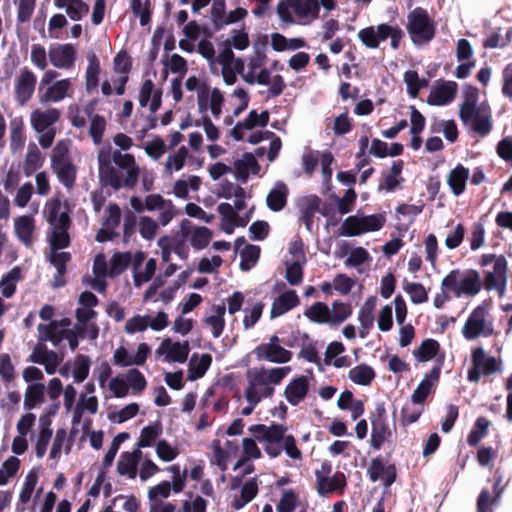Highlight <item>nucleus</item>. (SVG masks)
<instances>
[{"label":"nucleus","mask_w":512,"mask_h":512,"mask_svg":"<svg viewBox=\"0 0 512 512\" xmlns=\"http://www.w3.org/2000/svg\"><path fill=\"white\" fill-rule=\"evenodd\" d=\"M99 179L104 186L114 190L122 187L133 189L139 179L140 168L132 154L102 149L98 154Z\"/></svg>","instance_id":"obj_1"},{"label":"nucleus","mask_w":512,"mask_h":512,"mask_svg":"<svg viewBox=\"0 0 512 512\" xmlns=\"http://www.w3.org/2000/svg\"><path fill=\"white\" fill-rule=\"evenodd\" d=\"M290 371L289 367H277L266 369L248 370L246 379L248 385L245 389L244 396L248 402H260L262 398H270L274 394V385L282 382Z\"/></svg>","instance_id":"obj_2"},{"label":"nucleus","mask_w":512,"mask_h":512,"mask_svg":"<svg viewBox=\"0 0 512 512\" xmlns=\"http://www.w3.org/2000/svg\"><path fill=\"white\" fill-rule=\"evenodd\" d=\"M478 263L481 267L492 265L491 269L484 271L483 288L487 291L495 290L499 296H502L508 282V263L505 256L492 253L483 254Z\"/></svg>","instance_id":"obj_3"},{"label":"nucleus","mask_w":512,"mask_h":512,"mask_svg":"<svg viewBox=\"0 0 512 512\" xmlns=\"http://www.w3.org/2000/svg\"><path fill=\"white\" fill-rule=\"evenodd\" d=\"M407 32L415 45L429 43L436 34V23L423 7H416L407 15Z\"/></svg>","instance_id":"obj_4"},{"label":"nucleus","mask_w":512,"mask_h":512,"mask_svg":"<svg viewBox=\"0 0 512 512\" xmlns=\"http://www.w3.org/2000/svg\"><path fill=\"white\" fill-rule=\"evenodd\" d=\"M500 371V364L495 357L487 355L482 347L472 351V366L467 378L472 383H478L482 375L490 376Z\"/></svg>","instance_id":"obj_5"},{"label":"nucleus","mask_w":512,"mask_h":512,"mask_svg":"<svg viewBox=\"0 0 512 512\" xmlns=\"http://www.w3.org/2000/svg\"><path fill=\"white\" fill-rule=\"evenodd\" d=\"M486 315L487 307L485 304L477 306L471 312L462 329V334L466 339L473 340L480 335L490 336L492 334L493 328L491 325L486 326Z\"/></svg>","instance_id":"obj_6"},{"label":"nucleus","mask_w":512,"mask_h":512,"mask_svg":"<svg viewBox=\"0 0 512 512\" xmlns=\"http://www.w3.org/2000/svg\"><path fill=\"white\" fill-rule=\"evenodd\" d=\"M367 475L372 482H377L381 477L385 488L390 487L397 478V470L394 464L385 466L381 457L373 458L367 468Z\"/></svg>","instance_id":"obj_7"},{"label":"nucleus","mask_w":512,"mask_h":512,"mask_svg":"<svg viewBox=\"0 0 512 512\" xmlns=\"http://www.w3.org/2000/svg\"><path fill=\"white\" fill-rule=\"evenodd\" d=\"M36 82V75L24 67L15 81V99L20 105H25L31 99Z\"/></svg>","instance_id":"obj_8"},{"label":"nucleus","mask_w":512,"mask_h":512,"mask_svg":"<svg viewBox=\"0 0 512 512\" xmlns=\"http://www.w3.org/2000/svg\"><path fill=\"white\" fill-rule=\"evenodd\" d=\"M253 352L258 360L272 363H287L292 359V352L276 343H262Z\"/></svg>","instance_id":"obj_9"},{"label":"nucleus","mask_w":512,"mask_h":512,"mask_svg":"<svg viewBox=\"0 0 512 512\" xmlns=\"http://www.w3.org/2000/svg\"><path fill=\"white\" fill-rule=\"evenodd\" d=\"M189 343L172 342L171 339H164L156 350L158 355L166 354V360L169 362L185 363L189 355Z\"/></svg>","instance_id":"obj_10"},{"label":"nucleus","mask_w":512,"mask_h":512,"mask_svg":"<svg viewBox=\"0 0 512 512\" xmlns=\"http://www.w3.org/2000/svg\"><path fill=\"white\" fill-rule=\"evenodd\" d=\"M76 58V50L72 44H53L49 49V59L57 68H70Z\"/></svg>","instance_id":"obj_11"},{"label":"nucleus","mask_w":512,"mask_h":512,"mask_svg":"<svg viewBox=\"0 0 512 512\" xmlns=\"http://www.w3.org/2000/svg\"><path fill=\"white\" fill-rule=\"evenodd\" d=\"M457 83L454 81H442L430 92L427 102L434 106H443L454 100L457 94Z\"/></svg>","instance_id":"obj_12"},{"label":"nucleus","mask_w":512,"mask_h":512,"mask_svg":"<svg viewBox=\"0 0 512 512\" xmlns=\"http://www.w3.org/2000/svg\"><path fill=\"white\" fill-rule=\"evenodd\" d=\"M440 377V367H433L411 395L413 404H423Z\"/></svg>","instance_id":"obj_13"},{"label":"nucleus","mask_w":512,"mask_h":512,"mask_svg":"<svg viewBox=\"0 0 512 512\" xmlns=\"http://www.w3.org/2000/svg\"><path fill=\"white\" fill-rule=\"evenodd\" d=\"M309 391V381L306 376H299L292 379L286 386L284 396L293 406H297L307 396Z\"/></svg>","instance_id":"obj_14"},{"label":"nucleus","mask_w":512,"mask_h":512,"mask_svg":"<svg viewBox=\"0 0 512 512\" xmlns=\"http://www.w3.org/2000/svg\"><path fill=\"white\" fill-rule=\"evenodd\" d=\"M317 492L321 496H326L333 492L343 493L347 485L346 477L342 472H336L332 477H324L317 475Z\"/></svg>","instance_id":"obj_15"},{"label":"nucleus","mask_w":512,"mask_h":512,"mask_svg":"<svg viewBox=\"0 0 512 512\" xmlns=\"http://www.w3.org/2000/svg\"><path fill=\"white\" fill-rule=\"evenodd\" d=\"M387 29L385 23L379 24L377 27L369 26L359 30L357 36L361 43L370 49L379 47L380 42L387 39Z\"/></svg>","instance_id":"obj_16"},{"label":"nucleus","mask_w":512,"mask_h":512,"mask_svg":"<svg viewBox=\"0 0 512 512\" xmlns=\"http://www.w3.org/2000/svg\"><path fill=\"white\" fill-rule=\"evenodd\" d=\"M60 118V111L56 108H50L45 111L34 110L31 113V124L38 133L50 129L49 127L56 123Z\"/></svg>","instance_id":"obj_17"},{"label":"nucleus","mask_w":512,"mask_h":512,"mask_svg":"<svg viewBox=\"0 0 512 512\" xmlns=\"http://www.w3.org/2000/svg\"><path fill=\"white\" fill-rule=\"evenodd\" d=\"M376 306V297H368L364 304L361 306L358 314L360 322L359 336L366 338L374 325V309Z\"/></svg>","instance_id":"obj_18"},{"label":"nucleus","mask_w":512,"mask_h":512,"mask_svg":"<svg viewBox=\"0 0 512 512\" xmlns=\"http://www.w3.org/2000/svg\"><path fill=\"white\" fill-rule=\"evenodd\" d=\"M299 297L295 290H287L279 295L272 303L271 318L279 317L298 306Z\"/></svg>","instance_id":"obj_19"},{"label":"nucleus","mask_w":512,"mask_h":512,"mask_svg":"<svg viewBox=\"0 0 512 512\" xmlns=\"http://www.w3.org/2000/svg\"><path fill=\"white\" fill-rule=\"evenodd\" d=\"M35 230V220L31 215H22L15 219L14 231L17 238L26 246L33 244V233Z\"/></svg>","instance_id":"obj_20"},{"label":"nucleus","mask_w":512,"mask_h":512,"mask_svg":"<svg viewBox=\"0 0 512 512\" xmlns=\"http://www.w3.org/2000/svg\"><path fill=\"white\" fill-rule=\"evenodd\" d=\"M404 168L403 160L393 161L390 170L385 173L383 172V182L378 185V190H385L387 192H393L396 188L404 181L401 173Z\"/></svg>","instance_id":"obj_21"},{"label":"nucleus","mask_w":512,"mask_h":512,"mask_svg":"<svg viewBox=\"0 0 512 512\" xmlns=\"http://www.w3.org/2000/svg\"><path fill=\"white\" fill-rule=\"evenodd\" d=\"M141 455L142 453L138 449L133 452H123L117 463L118 474L134 479L137 475V464L141 459Z\"/></svg>","instance_id":"obj_22"},{"label":"nucleus","mask_w":512,"mask_h":512,"mask_svg":"<svg viewBox=\"0 0 512 512\" xmlns=\"http://www.w3.org/2000/svg\"><path fill=\"white\" fill-rule=\"evenodd\" d=\"M469 175V169L464 167L462 164H458L449 172L447 183L453 195L460 196L462 193H464Z\"/></svg>","instance_id":"obj_23"},{"label":"nucleus","mask_w":512,"mask_h":512,"mask_svg":"<svg viewBox=\"0 0 512 512\" xmlns=\"http://www.w3.org/2000/svg\"><path fill=\"white\" fill-rule=\"evenodd\" d=\"M483 287L480 274L477 270L469 269L459 281V296L464 294L474 296L478 294Z\"/></svg>","instance_id":"obj_24"},{"label":"nucleus","mask_w":512,"mask_h":512,"mask_svg":"<svg viewBox=\"0 0 512 512\" xmlns=\"http://www.w3.org/2000/svg\"><path fill=\"white\" fill-rule=\"evenodd\" d=\"M54 5L59 9H65L73 21H79L89 13V5L83 0H54Z\"/></svg>","instance_id":"obj_25"},{"label":"nucleus","mask_w":512,"mask_h":512,"mask_svg":"<svg viewBox=\"0 0 512 512\" xmlns=\"http://www.w3.org/2000/svg\"><path fill=\"white\" fill-rule=\"evenodd\" d=\"M212 356L208 353L202 354L200 358L194 353L188 364V380L195 381L202 378L212 364Z\"/></svg>","instance_id":"obj_26"},{"label":"nucleus","mask_w":512,"mask_h":512,"mask_svg":"<svg viewBox=\"0 0 512 512\" xmlns=\"http://www.w3.org/2000/svg\"><path fill=\"white\" fill-rule=\"evenodd\" d=\"M321 199L317 195L305 197L300 205V221L304 223L308 231L312 230L313 219L316 212L319 211Z\"/></svg>","instance_id":"obj_27"},{"label":"nucleus","mask_w":512,"mask_h":512,"mask_svg":"<svg viewBox=\"0 0 512 512\" xmlns=\"http://www.w3.org/2000/svg\"><path fill=\"white\" fill-rule=\"evenodd\" d=\"M45 162V156L40 152L35 143L28 145L23 163V172L27 177L32 176Z\"/></svg>","instance_id":"obj_28"},{"label":"nucleus","mask_w":512,"mask_h":512,"mask_svg":"<svg viewBox=\"0 0 512 512\" xmlns=\"http://www.w3.org/2000/svg\"><path fill=\"white\" fill-rule=\"evenodd\" d=\"M289 189L283 182H278L273 189L270 190L266 197V203L270 210L274 212L281 211L287 205V197Z\"/></svg>","instance_id":"obj_29"},{"label":"nucleus","mask_w":512,"mask_h":512,"mask_svg":"<svg viewBox=\"0 0 512 512\" xmlns=\"http://www.w3.org/2000/svg\"><path fill=\"white\" fill-rule=\"evenodd\" d=\"M61 203L55 200L49 207L48 222L53 227V230H69L71 226V219L68 212H60Z\"/></svg>","instance_id":"obj_30"},{"label":"nucleus","mask_w":512,"mask_h":512,"mask_svg":"<svg viewBox=\"0 0 512 512\" xmlns=\"http://www.w3.org/2000/svg\"><path fill=\"white\" fill-rule=\"evenodd\" d=\"M88 66L85 75V88L88 93L96 90L99 84V74L101 71L100 62L95 53H90L87 56Z\"/></svg>","instance_id":"obj_31"},{"label":"nucleus","mask_w":512,"mask_h":512,"mask_svg":"<svg viewBox=\"0 0 512 512\" xmlns=\"http://www.w3.org/2000/svg\"><path fill=\"white\" fill-rule=\"evenodd\" d=\"M70 88L71 82L69 79L58 80L47 88L41 97V102H59L68 95Z\"/></svg>","instance_id":"obj_32"},{"label":"nucleus","mask_w":512,"mask_h":512,"mask_svg":"<svg viewBox=\"0 0 512 512\" xmlns=\"http://www.w3.org/2000/svg\"><path fill=\"white\" fill-rule=\"evenodd\" d=\"M349 379L355 384L369 386L376 377L374 369L367 364H359L348 372Z\"/></svg>","instance_id":"obj_33"},{"label":"nucleus","mask_w":512,"mask_h":512,"mask_svg":"<svg viewBox=\"0 0 512 512\" xmlns=\"http://www.w3.org/2000/svg\"><path fill=\"white\" fill-rule=\"evenodd\" d=\"M292 4L295 14L300 18L317 19L319 17V0H294Z\"/></svg>","instance_id":"obj_34"},{"label":"nucleus","mask_w":512,"mask_h":512,"mask_svg":"<svg viewBox=\"0 0 512 512\" xmlns=\"http://www.w3.org/2000/svg\"><path fill=\"white\" fill-rule=\"evenodd\" d=\"M439 350V342L435 339L427 338L422 341L418 349L413 351V355L419 362H427L433 359Z\"/></svg>","instance_id":"obj_35"},{"label":"nucleus","mask_w":512,"mask_h":512,"mask_svg":"<svg viewBox=\"0 0 512 512\" xmlns=\"http://www.w3.org/2000/svg\"><path fill=\"white\" fill-rule=\"evenodd\" d=\"M490 425L491 422L486 417H478L467 436V443L471 447H476L480 443L482 438H484L488 434Z\"/></svg>","instance_id":"obj_36"},{"label":"nucleus","mask_w":512,"mask_h":512,"mask_svg":"<svg viewBox=\"0 0 512 512\" xmlns=\"http://www.w3.org/2000/svg\"><path fill=\"white\" fill-rule=\"evenodd\" d=\"M372 431L370 443L375 450H379L383 443L391 436L388 422H371Z\"/></svg>","instance_id":"obj_37"},{"label":"nucleus","mask_w":512,"mask_h":512,"mask_svg":"<svg viewBox=\"0 0 512 512\" xmlns=\"http://www.w3.org/2000/svg\"><path fill=\"white\" fill-rule=\"evenodd\" d=\"M52 170L66 188L71 189L74 186L77 170L72 161L52 167Z\"/></svg>","instance_id":"obj_38"},{"label":"nucleus","mask_w":512,"mask_h":512,"mask_svg":"<svg viewBox=\"0 0 512 512\" xmlns=\"http://www.w3.org/2000/svg\"><path fill=\"white\" fill-rule=\"evenodd\" d=\"M304 315L312 322L323 324L330 323L331 311L327 304L316 302L305 310Z\"/></svg>","instance_id":"obj_39"},{"label":"nucleus","mask_w":512,"mask_h":512,"mask_svg":"<svg viewBox=\"0 0 512 512\" xmlns=\"http://www.w3.org/2000/svg\"><path fill=\"white\" fill-rule=\"evenodd\" d=\"M21 278V270L19 267L12 268L0 280V290L5 298H10L16 291V283Z\"/></svg>","instance_id":"obj_40"},{"label":"nucleus","mask_w":512,"mask_h":512,"mask_svg":"<svg viewBox=\"0 0 512 512\" xmlns=\"http://www.w3.org/2000/svg\"><path fill=\"white\" fill-rule=\"evenodd\" d=\"M61 331L57 321L38 325L39 340L51 341L55 346L63 340Z\"/></svg>","instance_id":"obj_41"},{"label":"nucleus","mask_w":512,"mask_h":512,"mask_svg":"<svg viewBox=\"0 0 512 512\" xmlns=\"http://www.w3.org/2000/svg\"><path fill=\"white\" fill-rule=\"evenodd\" d=\"M45 386L41 383L29 385L25 392L24 408L31 410L44 401Z\"/></svg>","instance_id":"obj_42"},{"label":"nucleus","mask_w":512,"mask_h":512,"mask_svg":"<svg viewBox=\"0 0 512 512\" xmlns=\"http://www.w3.org/2000/svg\"><path fill=\"white\" fill-rule=\"evenodd\" d=\"M132 260L130 252H116L110 260L109 276L116 277L122 274L129 266Z\"/></svg>","instance_id":"obj_43"},{"label":"nucleus","mask_w":512,"mask_h":512,"mask_svg":"<svg viewBox=\"0 0 512 512\" xmlns=\"http://www.w3.org/2000/svg\"><path fill=\"white\" fill-rule=\"evenodd\" d=\"M163 428L161 423H155L145 426L140 433L137 443L139 448H146L153 445L155 440L162 434Z\"/></svg>","instance_id":"obj_44"},{"label":"nucleus","mask_w":512,"mask_h":512,"mask_svg":"<svg viewBox=\"0 0 512 512\" xmlns=\"http://www.w3.org/2000/svg\"><path fill=\"white\" fill-rule=\"evenodd\" d=\"M240 257V269L242 271H249L259 260L260 247L252 244H246L240 252Z\"/></svg>","instance_id":"obj_45"},{"label":"nucleus","mask_w":512,"mask_h":512,"mask_svg":"<svg viewBox=\"0 0 512 512\" xmlns=\"http://www.w3.org/2000/svg\"><path fill=\"white\" fill-rule=\"evenodd\" d=\"M38 481V476L36 472L30 471L26 475L22 490L19 495V503L17 504V510L23 511L24 507H20V503L26 504L30 501L32 493L35 489V486Z\"/></svg>","instance_id":"obj_46"},{"label":"nucleus","mask_w":512,"mask_h":512,"mask_svg":"<svg viewBox=\"0 0 512 512\" xmlns=\"http://www.w3.org/2000/svg\"><path fill=\"white\" fill-rule=\"evenodd\" d=\"M237 177L242 181L246 182L249 170L258 167L256 158L251 153H245L243 158L237 160L234 164Z\"/></svg>","instance_id":"obj_47"},{"label":"nucleus","mask_w":512,"mask_h":512,"mask_svg":"<svg viewBox=\"0 0 512 512\" xmlns=\"http://www.w3.org/2000/svg\"><path fill=\"white\" fill-rule=\"evenodd\" d=\"M26 137L23 131L22 123L11 121L10 129V149L12 153L20 151L25 145Z\"/></svg>","instance_id":"obj_48"},{"label":"nucleus","mask_w":512,"mask_h":512,"mask_svg":"<svg viewBox=\"0 0 512 512\" xmlns=\"http://www.w3.org/2000/svg\"><path fill=\"white\" fill-rule=\"evenodd\" d=\"M403 288L414 304H421L428 300V293L421 283L405 281Z\"/></svg>","instance_id":"obj_49"},{"label":"nucleus","mask_w":512,"mask_h":512,"mask_svg":"<svg viewBox=\"0 0 512 512\" xmlns=\"http://www.w3.org/2000/svg\"><path fill=\"white\" fill-rule=\"evenodd\" d=\"M491 129L492 122L489 111H482L472 120V130L482 137L488 135Z\"/></svg>","instance_id":"obj_50"},{"label":"nucleus","mask_w":512,"mask_h":512,"mask_svg":"<svg viewBox=\"0 0 512 512\" xmlns=\"http://www.w3.org/2000/svg\"><path fill=\"white\" fill-rule=\"evenodd\" d=\"M331 311V320L330 324H340L344 322L348 317L352 314V307L350 304L343 303L340 301H335L332 304V310Z\"/></svg>","instance_id":"obj_51"},{"label":"nucleus","mask_w":512,"mask_h":512,"mask_svg":"<svg viewBox=\"0 0 512 512\" xmlns=\"http://www.w3.org/2000/svg\"><path fill=\"white\" fill-rule=\"evenodd\" d=\"M242 447L244 458L238 460L234 469L240 467L245 463V461L249 459H259L262 456L259 447L257 446L255 440L252 438H244L242 441Z\"/></svg>","instance_id":"obj_52"},{"label":"nucleus","mask_w":512,"mask_h":512,"mask_svg":"<svg viewBox=\"0 0 512 512\" xmlns=\"http://www.w3.org/2000/svg\"><path fill=\"white\" fill-rule=\"evenodd\" d=\"M361 230H362V225H361L360 217H358L356 215H352V216L347 217L343 221V223L339 229V234L341 236H347V237L358 236V235L362 234Z\"/></svg>","instance_id":"obj_53"},{"label":"nucleus","mask_w":512,"mask_h":512,"mask_svg":"<svg viewBox=\"0 0 512 512\" xmlns=\"http://www.w3.org/2000/svg\"><path fill=\"white\" fill-rule=\"evenodd\" d=\"M128 438H129V433H127V432H121L114 437L108 451L106 452V454L103 458V462H102L103 468H108L109 466L112 465L121 443H123Z\"/></svg>","instance_id":"obj_54"},{"label":"nucleus","mask_w":512,"mask_h":512,"mask_svg":"<svg viewBox=\"0 0 512 512\" xmlns=\"http://www.w3.org/2000/svg\"><path fill=\"white\" fill-rule=\"evenodd\" d=\"M212 238V232L207 227L196 228L191 236L190 243L197 250L204 249L208 246Z\"/></svg>","instance_id":"obj_55"},{"label":"nucleus","mask_w":512,"mask_h":512,"mask_svg":"<svg viewBox=\"0 0 512 512\" xmlns=\"http://www.w3.org/2000/svg\"><path fill=\"white\" fill-rule=\"evenodd\" d=\"M49 244L52 251H58L69 247L71 239L68 230H52L49 238Z\"/></svg>","instance_id":"obj_56"},{"label":"nucleus","mask_w":512,"mask_h":512,"mask_svg":"<svg viewBox=\"0 0 512 512\" xmlns=\"http://www.w3.org/2000/svg\"><path fill=\"white\" fill-rule=\"evenodd\" d=\"M362 234L379 231L385 224V217L381 214L361 216Z\"/></svg>","instance_id":"obj_57"},{"label":"nucleus","mask_w":512,"mask_h":512,"mask_svg":"<svg viewBox=\"0 0 512 512\" xmlns=\"http://www.w3.org/2000/svg\"><path fill=\"white\" fill-rule=\"evenodd\" d=\"M106 128V120L101 115H94L91 119L89 127V135L93 139V142L98 145L102 142L103 134Z\"/></svg>","instance_id":"obj_58"},{"label":"nucleus","mask_w":512,"mask_h":512,"mask_svg":"<svg viewBox=\"0 0 512 512\" xmlns=\"http://www.w3.org/2000/svg\"><path fill=\"white\" fill-rule=\"evenodd\" d=\"M90 364L91 361L88 356L82 354L77 356L75 368L73 371L75 382L82 383L88 377Z\"/></svg>","instance_id":"obj_59"},{"label":"nucleus","mask_w":512,"mask_h":512,"mask_svg":"<svg viewBox=\"0 0 512 512\" xmlns=\"http://www.w3.org/2000/svg\"><path fill=\"white\" fill-rule=\"evenodd\" d=\"M17 22H28L34 12L36 0H18L17 2Z\"/></svg>","instance_id":"obj_60"},{"label":"nucleus","mask_w":512,"mask_h":512,"mask_svg":"<svg viewBox=\"0 0 512 512\" xmlns=\"http://www.w3.org/2000/svg\"><path fill=\"white\" fill-rule=\"evenodd\" d=\"M461 272L458 269L450 271L441 282V288L445 292H453L455 296L459 297V281Z\"/></svg>","instance_id":"obj_61"},{"label":"nucleus","mask_w":512,"mask_h":512,"mask_svg":"<svg viewBox=\"0 0 512 512\" xmlns=\"http://www.w3.org/2000/svg\"><path fill=\"white\" fill-rule=\"evenodd\" d=\"M128 386L135 392L143 391L147 386V381L144 375L136 368L128 370L126 374Z\"/></svg>","instance_id":"obj_62"},{"label":"nucleus","mask_w":512,"mask_h":512,"mask_svg":"<svg viewBox=\"0 0 512 512\" xmlns=\"http://www.w3.org/2000/svg\"><path fill=\"white\" fill-rule=\"evenodd\" d=\"M171 490V483L169 481H163L149 489V501H162L160 498H168L170 496Z\"/></svg>","instance_id":"obj_63"},{"label":"nucleus","mask_w":512,"mask_h":512,"mask_svg":"<svg viewBox=\"0 0 512 512\" xmlns=\"http://www.w3.org/2000/svg\"><path fill=\"white\" fill-rule=\"evenodd\" d=\"M297 495L290 489L283 493L276 509L277 512H293L297 506Z\"/></svg>","instance_id":"obj_64"}]
</instances>
